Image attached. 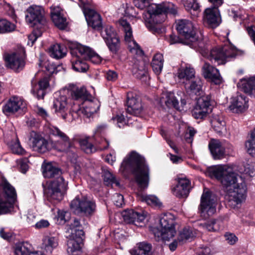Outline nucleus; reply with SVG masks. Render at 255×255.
I'll list each match as a JSON object with an SVG mask.
<instances>
[{
    "instance_id": "6e6552de",
    "label": "nucleus",
    "mask_w": 255,
    "mask_h": 255,
    "mask_svg": "<svg viewBox=\"0 0 255 255\" xmlns=\"http://www.w3.org/2000/svg\"><path fill=\"white\" fill-rule=\"evenodd\" d=\"M2 185L7 201L0 193V216L10 212V208L16 202L17 198L15 189L8 182L3 181Z\"/></svg>"
},
{
    "instance_id": "9d476101",
    "label": "nucleus",
    "mask_w": 255,
    "mask_h": 255,
    "mask_svg": "<svg viewBox=\"0 0 255 255\" xmlns=\"http://www.w3.org/2000/svg\"><path fill=\"white\" fill-rule=\"evenodd\" d=\"M5 66L14 72H19L25 66V51L22 48L18 51L8 53L4 56Z\"/></svg>"
},
{
    "instance_id": "13d9d810",
    "label": "nucleus",
    "mask_w": 255,
    "mask_h": 255,
    "mask_svg": "<svg viewBox=\"0 0 255 255\" xmlns=\"http://www.w3.org/2000/svg\"><path fill=\"white\" fill-rule=\"evenodd\" d=\"M224 238L227 243L230 245H235L238 241V237L233 233L227 232L224 235Z\"/></svg>"
},
{
    "instance_id": "0e129e2a",
    "label": "nucleus",
    "mask_w": 255,
    "mask_h": 255,
    "mask_svg": "<svg viewBox=\"0 0 255 255\" xmlns=\"http://www.w3.org/2000/svg\"><path fill=\"white\" fill-rule=\"evenodd\" d=\"M49 226L50 223L48 220L42 219L35 224L34 227L37 229H41L47 228Z\"/></svg>"
},
{
    "instance_id": "338daca9",
    "label": "nucleus",
    "mask_w": 255,
    "mask_h": 255,
    "mask_svg": "<svg viewBox=\"0 0 255 255\" xmlns=\"http://www.w3.org/2000/svg\"><path fill=\"white\" fill-rule=\"evenodd\" d=\"M184 41V38L183 39H181L178 36L173 34L170 35L169 39V42L170 44H173L177 43L184 44L183 42Z\"/></svg>"
},
{
    "instance_id": "2f4dec72",
    "label": "nucleus",
    "mask_w": 255,
    "mask_h": 255,
    "mask_svg": "<svg viewBox=\"0 0 255 255\" xmlns=\"http://www.w3.org/2000/svg\"><path fill=\"white\" fill-rule=\"evenodd\" d=\"M82 237H73L68 241L67 252L69 255H81L82 254Z\"/></svg>"
},
{
    "instance_id": "4c0bfd02",
    "label": "nucleus",
    "mask_w": 255,
    "mask_h": 255,
    "mask_svg": "<svg viewBox=\"0 0 255 255\" xmlns=\"http://www.w3.org/2000/svg\"><path fill=\"white\" fill-rule=\"evenodd\" d=\"M187 92L195 95L200 94V92L202 90V82L201 80L196 77L190 81L189 84L184 86Z\"/></svg>"
},
{
    "instance_id": "2eb2a0df",
    "label": "nucleus",
    "mask_w": 255,
    "mask_h": 255,
    "mask_svg": "<svg viewBox=\"0 0 255 255\" xmlns=\"http://www.w3.org/2000/svg\"><path fill=\"white\" fill-rule=\"evenodd\" d=\"M50 133L61 139L55 144L54 148L61 152H68L72 147V144L66 134L56 127H53L50 129Z\"/></svg>"
},
{
    "instance_id": "5fc2aeb1",
    "label": "nucleus",
    "mask_w": 255,
    "mask_h": 255,
    "mask_svg": "<svg viewBox=\"0 0 255 255\" xmlns=\"http://www.w3.org/2000/svg\"><path fill=\"white\" fill-rule=\"evenodd\" d=\"M10 148L13 153L23 155L25 153V150L21 147L19 141L16 139L10 144Z\"/></svg>"
},
{
    "instance_id": "4be33fe9",
    "label": "nucleus",
    "mask_w": 255,
    "mask_h": 255,
    "mask_svg": "<svg viewBox=\"0 0 255 255\" xmlns=\"http://www.w3.org/2000/svg\"><path fill=\"white\" fill-rule=\"evenodd\" d=\"M248 100L244 95L238 94L233 98L229 109L233 113H241L248 109Z\"/></svg>"
},
{
    "instance_id": "c9c22d12",
    "label": "nucleus",
    "mask_w": 255,
    "mask_h": 255,
    "mask_svg": "<svg viewBox=\"0 0 255 255\" xmlns=\"http://www.w3.org/2000/svg\"><path fill=\"white\" fill-rule=\"evenodd\" d=\"M80 49L83 51V55L85 60H89L96 64H100L102 62V58L90 48L80 44Z\"/></svg>"
},
{
    "instance_id": "b1692460",
    "label": "nucleus",
    "mask_w": 255,
    "mask_h": 255,
    "mask_svg": "<svg viewBox=\"0 0 255 255\" xmlns=\"http://www.w3.org/2000/svg\"><path fill=\"white\" fill-rule=\"evenodd\" d=\"M208 146L214 159H221L226 156L225 146L219 140L211 139Z\"/></svg>"
},
{
    "instance_id": "3c124183",
    "label": "nucleus",
    "mask_w": 255,
    "mask_h": 255,
    "mask_svg": "<svg viewBox=\"0 0 255 255\" xmlns=\"http://www.w3.org/2000/svg\"><path fill=\"white\" fill-rule=\"evenodd\" d=\"M105 41L109 49L113 53L117 52L120 47V40L119 37L116 36L112 38L106 39Z\"/></svg>"
},
{
    "instance_id": "1a4fd4ad",
    "label": "nucleus",
    "mask_w": 255,
    "mask_h": 255,
    "mask_svg": "<svg viewBox=\"0 0 255 255\" xmlns=\"http://www.w3.org/2000/svg\"><path fill=\"white\" fill-rule=\"evenodd\" d=\"M70 207L75 213H82L89 216L95 212L96 206L94 200L87 197H76L71 201Z\"/></svg>"
},
{
    "instance_id": "a18cd8bd",
    "label": "nucleus",
    "mask_w": 255,
    "mask_h": 255,
    "mask_svg": "<svg viewBox=\"0 0 255 255\" xmlns=\"http://www.w3.org/2000/svg\"><path fill=\"white\" fill-rule=\"evenodd\" d=\"M150 250V245L140 243L138 245V248L136 250H131L130 253L131 255H149Z\"/></svg>"
},
{
    "instance_id": "f704fd0d",
    "label": "nucleus",
    "mask_w": 255,
    "mask_h": 255,
    "mask_svg": "<svg viewBox=\"0 0 255 255\" xmlns=\"http://www.w3.org/2000/svg\"><path fill=\"white\" fill-rule=\"evenodd\" d=\"M238 87L249 95H255V78L242 79L238 83Z\"/></svg>"
},
{
    "instance_id": "f257e3e1",
    "label": "nucleus",
    "mask_w": 255,
    "mask_h": 255,
    "mask_svg": "<svg viewBox=\"0 0 255 255\" xmlns=\"http://www.w3.org/2000/svg\"><path fill=\"white\" fill-rule=\"evenodd\" d=\"M176 29L184 37V44L196 49L204 56L218 65L225 64L228 59L234 57L237 54L236 48L232 45H225L216 47L210 52L207 48L201 35H197L192 22L187 19H179L176 21Z\"/></svg>"
},
{
    "instance_id": "ea45409f",
    "label": "nucleus",
    "mask_w": 255,
    "mask_h": 255,
    "mask_svg": "<svg viewBox=\"0 0 255 255\" xmlns=\"http://www.w3.org/2000/svg\"><path fill=\"white\" fill-rule=\"evenodd\" d=\"M49 52L52 57L57 59L64 57L66 54L65 47L59 44L51 46L49 49Z\"/></svg>"
},
{
    "instance_id": "79ce46f5",
    "label": "nucleus",
    "mask_w": 255,
    "mask_h": 255,
    "mask_svg": "<svg viewBox=\"0 0 255 255\" xmlns=\"http://www.w3.org/2000/svg\"><path fill=\"white\" fill-rule=\"evenodd\" d=\"M196 233L190 227H185L179 232L177 240L179 243H184L186 241L192 239L195 236Z\"/></svg>"
},
{
    "instance_id": "7c9ffc66",
    "label": "nucleus",
    "mask_w": 255,
    "mask_h": 255,
    "mask_svg": "<svg viewBox=\"0 0 255 255\" xmlns=\"http://www.w3.org/2000/svg\"><path fill=\"white\" fill-rule=\"evenodd\" d=\"M31 92L38 99H43L45 94L44 90L49 86V81L47 78H44L36 84L33 80L31 81Z\"/></svg>"
},
{
    "instance_id": "20e7f679",
    "label": "nucleus",
    "mask_w": 255,
    "mask_h": 255,
    "mask_svg": "<svg viewBox=\"0 0 255 255\" xmlns=\"http://www.w3.org/2000/svg\"><path fill=\"white\" fill-rule=\"evenodd\" d=\"M130 169L134 179L141 189L147 188L150 180V168L143 157L131 151L124 158L120 170L124 172Z\"/></svg>"
},
{
    "instance_id": "c03bdc74",
    "label": "nucleus",
    "mask_w": 255,
    "mask_h": 255,
    "mask_svg": "<svg viewBox=\"0 0 255 255\" xmlns=\"http://www.w3.org/2000/svg\"><path fill=\"white\" fill-rule=\"evenodd\" d=\"M185 8L194 16H197L200 12L199 4L195 0H183Z\"/></svg>"
},
{
    "instance_id": "4d7b16f0",
    "label": "nucleus",
    "mask_w": 255,
    "mask_h": 255,
    "mask_svg": "<svg viewBox=\"0 0 255 255\" xmlns=\"http://www.w3.org/2000/svg\"><path fill=\"white\" fill-rule=\"evenodd\" d=\"M41 35V33L40 31L38 30H34L28 36V45L30 46H32L33 43L36 40L37 38L40 36Z\"/></svg>"
},
{
    "instance_id": "4468645a",
    "label": "nucleus",
    "mask_w": 255,
    "mask_h": 255,
    "mask_svg": "<svg viewBox=\"0 0 255 255\" xmlns=\"http://www.w3.org/2000/svg\"><path fill=\"white\" fill-rule=\"evenodd\" d=\"M210 106V98L208 96L200 97L192 111V115L195 119H203L209 113Z\"/></svg>"
},
{
    "instance_id": "412c9836",
    "label": "nucleus",
    "mask_w": 255,
    "mask_h": 255,
    "mask_svg": "<svg viewBox=\"0 0 255 255\" xmlns=\"http://www.w3.org/2000/svg\"><path fill=\"white\" fill-rule=\"evenodd\" d=\"M84 106L81 110L84 115L88 118L92 117L94 114L98 112L101 106L100 101L91 95L84 102Z\"/></svg>"
},
{
    "instance_id": "aec40b11",
    "label": "nucleus",
    "mask_w": 255,
    "mask_h": 255,
    "mask_svg": "<svg viewBox=\"0 0 255 255\" xmlns=\"http://www.w3.org/2000/svg\"><path fill=\"white\" fill-rule=\"evenodd\" d=\"M83 13L89 26H91L94 29H98L102 26L101 16L94 10L85 6L83 9Z\"/></svg>"
},
{
    "instance_id": "ddd939ff",
    "label": "nucleus",
    "mask_w": 255,
    "mask_h": 255,
    "mask_svg": "<svg viewBox=\"0 0 255 255\" xmlns=\"http://www.w3.org/2000/svg\"><path fill=\"white\" fill-rule=\"evenodd\" d=\"M29 144L33 150L40 153H44L51 148V144L40 134L31 131L29 138Z\"/></svg>"
},
{
    "instance_id": "680f3d73",
    "label": "nucleus",
    "mask_w": 255,
    "mask_h": 255,
    "mask_svg": "<svg viewBox=\"0 0 255 255\" xmlns=\"http://www.w3.org/2000/svg\"><path fill=\"white\" fill-rule=\"evenodd\" d=\"M34 110L38 116L41 117L43 119L48 121L49 116L46 110L42 107L37 106Z\"/></svg>"
},
{
    "instance_id": "c85d7f7f",
    "label": "nucleus",
    "mask_w": 255,
    "mask_h": 255,
    "mask_svg": "<svg viewBox=\"0 0 255 255\" xmlns=\"http://www.w3.org/2000/svg\"><path fill=\"white\" fill-rule=\"evenodd\" d=\"M195 74V70L192 67L185 66L178 69L176 76L178 78L179 82L185 86L189 84L190 81L196 78Z\"/></svg>"
},
{
    "instance_id": "bf43d9fd",
    "label": "nucleus",
    "mask_w": 255,
    "mask_h": 255,
    "mask_svg": "<svg viewBox=\"0 0 255 255\" xmlns=\"http://www.w3.org/2000/svg\"><path fill=\"white\" fill-rule=\"evenodd\" d=\"M67 214H68V213L66 211L60 210H58L56 218L59 224H63L66 223L67 221L66 216Z\"/></svg>"
},
{
    "instance_id": "09e8293b",
    "label": "nucleus",
    "mask_w": 255,
    "mask_h": 255,
    "mask_svg": "<svg viewBox=\"0 0 255 255\" xmlns=\"http://www.w3.org/2000/svg\"><path fill=\"white\" fill-rule=\"evenodd\" d=\"M245 146L247 152L252 157H255V129L251 133V139L246 142Z\"/></svg>"
},
{
    "instance_id": "a211bd4d",
    "label": "nucleus",
    "mask_w": 255,
    "mask_h": 255,
    "mask_svg": "<svg viewBox=\"0 0 255 255\" xmlns=\"http://www.w3.org/2000/svg\"><path fill=\"white\" fill-rule=\"evenodd\" d=\"M43 9L39 5H32L27 9V14L25 16L26 20L28 23H42L44 20L43 17Z\"/></svg>"
},
{
    "instance_id": "69168bd1",
    "label": "nucleus",
    "mask_w": 255,
    "mask_h": 255,
    "mask_svg": "<svg viewBox=\"0 0 255 255\" xmlns=\"http://www.w3.org/2000/svg\"><path fill=\"white\" fill-rule=\"evenodd\" d=\"M112 120L115 122H117L119 128L123 127L125 124V119L123 115L114 117L112 118Z\"/></svg>"
},
{
    "instance_id": "603ef678",
    "label": "nucleus",
    "mask_w": 255,
    "mask_h": 255,
    "mask_svg": "<svg viewBox=\"0 0 255 255\" xmlns=\"http://www.w3.org/2000/svg\"><path fill=\"white\" fill-rule=\"evenodd\" d=\"M89 138L85 137L80 138L79 142L81 149L87 153H91L94 150V147L92 144L89 142Z\"/></svg>"
},
{
    "instance_id": "58836bf2",
    "label": "nucleus",
    "mask_w": 255,
    "mask_h": 255,
    "mask_svg": "<svg viewBox=\"0 0 255 255\" xmlns=\"http://www.w3.org/2000/svg\"><path fill=\"white\" fill-rule=\"evenodd\" d=\"M161 102L165 103L166 106L169 108L174 107L176 109H179L178 100L172 92L164 93L161 99Z\"/></svg>"
},
{
    "instance_id": "6e6d98bb",
    "label": "nucleus",
    "mask_w": 255,
    "mask_h": 255,
    "mask_svg": "<svg viewBox=\"0 0 255 255\" xmlns=\"http://www.w3.org/2000/svg\"><path fill=\"white\" fill-rule=\"evenodd\" d=\"M102 35L105 40L117 36L114 28L111 26H107L105 28L104 30L102 32Z\"/></svg>"
},
{
    "instance_id": "c756f323",
    "label": "nucleus",
    "mask_w": 255,
    "mask_h": 255,
    "mask_svg": "<svg viewBox=\"0 0 255 255\" xmlns=\"http://www.w3.org/2000/svg\"><path fill=\"white\" fill-rule=\"evenodd\" d=\"M42 168L43 175L45 178H53L52 181H58L60 178H64L61 170L51 163L43 165Z\"/></svg>"
},
{
    "instance_id": "9b49d317",
    "label": "nucleus",
    "mask_w": 255,
    "mask_h": 255,
    "mask_svg": "<svg viewBox=\"0 0 255 255\" xmlns=\"http://www.w3.org/2000/svg\"><path fill=\"white\" fill-rule=\"evenodd\" d=\"M80 44L74 43L71 47L72 63L73 69L77 72H85L89 68L88 64L85 61V58L83 55V51L80 49Z\"/></svg>"
},
{
    "instance_id": "49530a36",
    "label": "nucleus",
    "mask_w": 255,
    "mask_h": 255,
    "mask_svg": "<svg viewBox=\"0 0 255 255\" xmlns=\"http://www.w3.org/2000/svg\"><path fill=\"white\" fill-rule=\"evenodd\" d=\"M16 25L5 19H0V33L5 34L15 31Z\"/></svg>"
},
{
    "instance_id": "393cba45",
    "label": "nucleus",
    "mask_w": 255,
    "mask_h": 255,
    "mask_svg": "<svg viewBox=\"0 0 255 255\" xmlns=\"http://www.w3.org/2000/svg\"><path fill=\"white\" fill-rule=\"evenodd\" d=\"M51 15L55 25L60 29H64L68 25L66 18L62 13V10L59 6L51 7Z\"/></svg>"
},
{
    "instance_id": "f8f14e48",
    "label": "nucleus",
    "mask_w": 255,
    "mask_h": 255,
    "mask_svg": "<svg viewBox=\"0 0 255 255\" xmlns=\"http://www.w3.org/2000/svg\"><path fill=\"white\" fill-rule=\"evenodd\" d=\"M215 197L209 191L204 190L201 198L200 211L205 218L213 215L216 211Z\"/></svg>"
},
{
    "instance_id": "864d4df0",
    "label": "nucleus",
    "mask_w": 255,
    "mask_h": 255,
    "mask_svg": "<svg viewBox=\"0 0 255 255\" xmlns=\"http://www.w3.org/2000/svg\"><path fill=\"white\" fill-rule=\"evenodd\" d=\"M103 176L104 181L107 185H112L115 183L117 186L120 185V183L116 180L115 176L108 170H105L103 171Z\"/></svg>"
},
{
    "instance_id": "a19ab883",
    "label": "nucleus",
    "mask_w": 255,
    "mask_h": 255,
    "mask_svg": "<svg viewBox=\"0 0 255 255\" xmlns=\"http://www.w3.org/2000/svg\"><path fill=\"white\" fill-rule=\"evenodd\" d=\"M164 59L161 53L155 54L152 59L151 66L153 71L156 74H159L163 68Z\"/></svg>"
},
{
    "instance_id": "de8ad7c7",
    "label": "nucleus",
    "mask_w": 255,
    "mask_h": 255,
    "mask_svg": "<svg viewBox=\"0 0 255 255\" xmlns=\"http://www.w3.org/2000/svg\"><path fill=\"white\" fill-rule=\"evenodd\" d=\"M70 230L73 237H83L84 232L82 229L80 222L77 219H75L73 222L70 225Z\"/></svg>"
},
{
    "instance_id": "774afa93",
    "label": "nucleus",
    "mask_w": 255,
    "mask_h": 255,
    "mask_svg": "<svg viewBox=\"0 0 255 255\" xmlns=\"http://www.w3.org/2000/svg\"><path fill=\"white\" fill-rule=\"evenodd\" d=\"M109 146V141L106 139H101V141H98V148L101 150H105L108 148Z\"/></svg>"
},
{
    "instance_id": "39448f33",
    "label": "nucleus",
    "mask_w": 255,
    "mask_h": 255,
    "mask_svg": "<svg viewBox=\"0 0 255 255\" xmlns=\"http://www.w3.org/2000/svg\"><path fill=\"white\" fill-rule=\"evenodd\" d=\"M119 10L123 15V17L118 20V23L125 32V40L129 51L133 54L142 55L143 51L133 39L132 28L127 19L131 20L133 19H140V17L138 16V13L133 7L127 4L123 5Z\"/></svg>"
},
{
    "instance_id": "bb28decb",
    "label": "nucleus",
    "mask_w": 255,
    "mask_h": 255,
    "mask_svg": "<svg viewBox=\"0 0 255 255\" xmlns=\"http://www.w3.org/2000/svg\"><path fill=\"white\" fill-rule=\"evenodd\" d=\"M127 107V113L134 116L139 115L143 110L140 99L132 94L128 95Z\"/></svg>"
},
{
    "instance_id": "5701e85b",
    "label": "nucleus",
    "mask_w": 255,
    "mask_h": 255,
    "mask_svg": "<svg viewBox=\"0 0 255 255\" xmlns=\"http://www.w3.org/2000/svg\"><path fill=\"white\" fill-rule=\"evenodd\" d=\"M202 73L205 78L211 80L215 84H220L222 82V79L219 70L207 62H205L203 66Z\"/></svg>"
},
{
    "instance_id": "6ab92c4d",
    "label": "nucleus",
    "mask_w": 255,
    "mask_h": 255,
    "mask_svg": "<svg viewBox=\"0 0 255 255\" xmlns=\"http://www.w3.org/2000/svg\"><path fill=\"white\" fill-rule=\"evenodd\" d=\"M190 181L186 177L178 179V183L175 186L172 188V192L178 198L187 197L190 189Z\"/></svg>"
},
{
    "instance_id": "473e14b6",
    "label": "nucleus",
    "mask_w": 255,
    "mask_h": 255,
    "mask_svg": "<svg viewBox=\"0 0 255 255\" xmlns=\"http://www.w3.org/2000/svg\"><path fill=\"white\" fill-rule=\"evenodd\" d=\"M210 122L212 128L217 133L221 134L226 131V123L222 115L213 114Z\"/></svg>"
},
{
    "instance_id": "e433bc0d",
    "label": "nucleus",
    "mask_w": 255,
    "mask_h": 255,
    "mask_svg": "<svg viewBox=\"0 0 255 255\" xmlns=\"http://www.w3.org/2000/svg\"><path fill=\"white\" fill-rule=\"evenodd\" d=\"M72 99L78 100L80 99L86 100L91 95L87 92L85 87H74L69 91Z\"/></svg>"
},
{
    "instance_id": "f03ea898",
    "label": "nucleus",
    "mask_w": 255,
    "mask_h": 255,
    "mask_svg": "<svg viewBox=\"0 0 255 255\" xmlns=\"http://www.w3.org/2000/svg\"><path fill=\"white\" fill-rule=\"evenodd\" d=\"M208 174L221 182L228 206L234 209L239 208L246 198L247 188L245 181L226 165L210 167Z\"/></svg>"
},
{
    "instance_id": "72a5a7b5",
    "label": "nucleus",
    "mask_w": 255,
    "mask_h": 255,
    "mask_svg": "<svg viewBox=\"0 0 255 255\" xmlns=\"http://www.w3.org/2000/svg\"><path fill=\"white\" fill-rule=\"evenodd\" d=\"M58 246V240L56 237L46 236L42 239L41 248L47 254L52 253L53 250Z\"/></svg>"
},
{
    "instance_id": "052dcab7",
    "label": "nucleus",
    "mask_w": 255,
    "mask_h": 255,
    "mask_svg": "<svg viewBox=\"0 0 255 255\" xmlns=\"http://www.w3.org/2000/svg\"><path fill=\"white\" fill-rule=\"evenodd\" d=\"M113 201L114 204L117 207H122L124 204V199L122 195L116 193L113 196Z\"/></svg>"
},
{
    "instance_id": "37998d69",
    "label": "nucleus",
    "mask_w": 255,
    "mask_h": 255,
    "mask_svg": "<svg viewBox=\"0 0 255 255\" xmlns=\"http://www.w3.org/2000/svg\"><path fill=\"white\" fill-rule=\"evenodd\" d=\"M200 228L210 232H217L223 228L222 222L220 220H212L207 223L199 225Z\"/></svg>"
},
{
    "instance_id": "cd10ccee",
    "label": "nucleus",
    "mask_w": 255,
    "mask_h": 255,
    "mask_svg": "<svg viewBox=\"0 0 255 255\" xmlns=\"http://www.w3.org/2000/svg\"><path fill=\"white\" fill-rule=\"evenodd\" d=\"M67 97L61 93H56L53 102V108L56 113H59L64 119L66 118L67 111Z\"/></svg>"
},
{
    "instance_id": "0eeeda50",
    "label": "nucleus",
    "mask_w": 255,
    "mask_h": 255,
    "mask_svg": "<svg viewBox=\"0 0 255 255\" xmlns=\"http://www.w3.org/2000/svg\"><path fill=\"white\" fill-rule=\"evenodd\" d=\"M68 182L64 178H60L58 181H50L44 189L47 200L53 204L60 202L64 198Z\"/></svg>"
},
{
    "instance_id": "dca6fc26",
    "label": "nucleus",
    "mask_w": 255,
    "mask_h": 255,
    "mask_svg": "<svg viewBox=\"0 0 255 255\" xmlns=\"http://www.w3.org/2000/svg\"><path fill=\"white\" fill-rule=\"evenodd\" d=\"M25 102L20 97L13 96L11 97L3 106V112L8 115L13 114L20 110L25 108Z\"/></svg>"
},
{
    "instance_id": "e2e57ef3",
    "label": "nucleus",
    "mask_w": 255,
    "mask_h": 255,
    "mask_svg": "<svg viewBox=\"0 0 255 255\" xmlns=\"http://www.w3.org/2000/svg\"><path fill=\"white\" fill-rule=\"evenodd\" d=\"M106 79L110 81L114 82L118 79V74L113 70H108L106 74Z\"/></svg>"
},
{
    "instance_id": "423d86ee",
    "label": "nucleus",
    "mask_w": 255,
    "mask_h": 255,
    "mask_svg": "<svg viewBox=\"0 0 255 255\" xmlns=\"http://www.w3.org/2000/svg\"><path fill=\"white\" fill-rule=\"evenodd\" d=\"M159 226L153 228V233L156 240L165 242L171 240L176 235L175 221L173 215L164 213L159 216Z\"/></svg>"
},
{
    "instance_id": "f3484780",
    "label": "nucleus",
    "mask_w": 255,
    "mask_h": 255,
    "mask_svg": "<svg viewBox=\"0 0 255 255\" xmlns=\"http://www.w3.org/2000/svg\"><path fill=\"white\" fill-rule=\"evenodd\" d=\"M203 21L212 28H216L221 23L222 20L218 8H207L204 12Z\"/></svg>"
},
{
    "instance_id": "7ed1b4c3",
    "label": "nucleus",
    "mask_w": 255,
    "mask_h": 255,
    "mask_svg": "<svg viewBox=\"0 0 255 255\" xmlns=\"http://www.w3.org/2000/svg\"><path fill=\"white\" fill-rule=\"evenodd\" d=\"M150 0H134L135 6L140 9L147 7V11L143 13V19L146 26L150 30L156 31L155 25L165 20L167 14L175 16L177 14V7L170 2L160 4H149Z\"/></svg>"
},
{
    "instance_id": "a878e982",
    "label": "nucleus",
    "mask_w": 255,
    "mask_h": 255,
    "mask_svg": "<svg viewBox=\"0 0 255 255\" xmlns=\"http://www.w3.org/2000/svg\"><path fill=\"white\" fill-rule=\"evenodd\" d=\"M122 216L127 223L139 226L138 224L145 220L146 214L144 212H137L133 210H126L123 212Z\"/></svg>"
},
{
    "instance_id": "8fccbe9b",
    "label": "nucleus",
    "mask_w": 255,
    "mask_h": 255,
    "mask_svg": "<svg viewBox=\"0 0 255 255\" xmlns=\"http://www.w3.org/2000/svg\"><path fill=\"white\" fill-rule=\"evenodd\" d=\"M140 200L153 206L160 207L162 204L159 199L154 195H142Z\"/></svg>"
}]
</instances>
